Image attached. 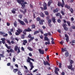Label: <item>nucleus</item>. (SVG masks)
I'll use <instances>...</instances> for the list:
<instances>
[{"mask_svg": "<svg viewBox=\"0 0 75 75\" xmlns=\"http://www.w3.org/2000/svg\"><path fill=\"white\" fill-rule=\"evenodd\" d=\"M16 31L17 32L15 33V34L16 35H18L23 32V30L19 28L18 30H16Z\"/></svg>", "mask_w": 75, "mask_h": 75, "instance_id": "f257e3e1", "label": "nucleus"}, {"mask_svg": "<svg viewBox=\"0 0 75 75\" xmlns=\"http://www.w3.org/2000/svg\"><path fill=\"white\" fill-rule=\"evenodd\" d=\"M20 48L18 47V46L16 45L15 46V47L14 48V51H17V50L18 49V48Z\"/></svg>", "mask_w": 75, "mask_h": 75, "instance_id": "6ab92c4d", "label": "nucleus"}, {"mask_svg": "<svg viewBox=\"0 0 75 75\" xmlns=\"http://www.w3.org/2000/svg\"><path fill=\"white\" fill-rule=\"evenodd\" d=\"M40 16L41 17H43V18L45 17V15H44V14L42 12H41L40 13Z\"/></svg>", "mask_w": 75, "mask_h": 75, "instance_id": "dca6fc26", "label": "nucleus"}, {"mask_svg": "<svg viewBox=\"0 0 75 75\" xmlns=\"http://www.w3.org/2000/svg\"><path fill=\"white\" fill-rule=\"evenodd\" d=\"M24 22H25V23L26 24H28V20H27V19H24Z\"/></svg>", "mask_w": 75, "mask_h": 75, "instance_id": "4be33fe9", "label": "nucleus"}, {"mask_svg": "<svg viewBox=\"0 0 75 75\" xmlns=\"http://www.w3.org/2000/svg\"><path fill=\"white\" fill-rule=\"evenodd\" d=\"M45 21L44 20L42 19L39 21V24L40 25H42L43 24V22H44Z\"/></svg>", "mask_w": 75, "mask_h": 75, "instance_id": "ddd939ff", "label": "nucleus"}, {"mask_svg": "<svg viewBox=\"0 0 75 75\" xmlns=\"http://www.w3.org/2000/svg\"><path fill=\"white\" fill-rule=\"evenodd\" d=\"M56 16L57 17H58V16H60V13H58L56 14Z\"/></svg>", "mask_w": 75, "mask_h": 75, "instance_id": "37998d69", "label": "nucleus"}, {"mask_svg": "<svg viewBox=\"0 0 75 75\" xmlns=\"http://www.w3.org/2000/svg\"><path fill=\"white\" fill-rule=\"evenodd\" d=\"M6 33L5 32L3 31L0 32V35H4Z\"/></svg>", "mask_w": 75, "mask_h": 75, "instance_id": "bb28decb", "label": "nucleus"}, {"mask_svg": "<svg viewBox=\"0 0 75 75\" xmlns=\"http://www.w3.org/2000/svg\"><path fill=\"white\" fill-rule=\"evenodd\" d=\"M72 64H70L69 65L67 66V68L69 69H71V71H74V69L72 68Z\"/></svg>", "mask_w": 75, "mask_h": 75, "instance_id": "423d86ee", "label": "nucleus"}, {"mask_svg": "<svg viewBox=\"0 0 75 75\" xmlns=\"http://www.w3.org/2000/svg\"><path fill=\"white\" fill-rule=\"evenodd\" d=\"M28 62H29L30 64V66L31 67L30 69V71H31L32 69L34 68V66H33V62H31V61H27Z\"/></svg>", "mask_w": 75, "mask_h": 75, "instance_id": "39448f33", "label": "nucleus"}, {"mask_svg": "<svg viewBox=\"0 0 75 75\" xmlns=\"http://www.w3.org/2000/svg\"><path fill=\"white\" fill-rule=\"evenodd\" d=\"M8 33L9 35H12V33H11V32L9 31H8Z\"/></svg>", "mask_w": 75, "mask_h": 75, "instance_id": "8fccbe9b", "label": "nucleus"}, {"mask_svg": "<svg viewBox=\"0 0 75 75\" xmlns=\"http://www.w3.org/2000/svg\"><path fill=\"white\" fill-rule=\"evenodd\" d=\"M69 11H71V13H73V12H74V10L72 8H71L69 9Z\"/></svg>", "mask_w": 75, "mask_h": 75, "instance_id": "72a5a7b5", "label": "nucleus"}, {"mask_svg": "<svg viewBox=\"0 0 75 75\" xmlns=\"http://www.w3.org/2000/svg\"><path fill=\"white\" fill-rule=\"evenodd\" d=\"M58 11L59 10L58 8H56L55 9H54L53 10V11L54 13H58Z\"/></svg>", "mask_w": 75, "mask_h": 75, "instance_id": "a211bd4d", "label": "nucleus"}, {"mask_svg": "<svg viewBox=\"0 0 75 75\" xmlns=\"http://www.w3.org/2000/svg\"><path fill=\"white\" fill-rule=\"evenodd\" d=\"M36 20L38 21H40L41 20V18L39 17H38L36 18Z\"/></svg>", "mask_w": 75, "mask_h": 75, "instance_id": "c9c22d12", "label": "nucleus"}, {"mask_svg": "<svg viewBox=\"0 0 75 75\" xmlns=\"http://www.w3.org/2000/svg\"><path fill=\"white\" fill-rule=\"evenodd\" d=\"M11 11L12 13L14 14L16 13V11H14L13 10H12Z\"/></svg>", "mask_w": 75, "mask_h": 75, "instance_id": "6e6d98bb", "label": "nucleus"}, {"mask_svg": "<svg viewBox=\"0 0 75 75\" xmlns=\"http://www.w3.org/2000/svg\"><path fill=\"white\" fill-rule=\"evenodd\" d=\"M17 1L19 4H21V3H23L25 5L27 4V2L24 1L23 0H17Z\"/></svg>", "mask_w": 75, "mask_h": 75, "instance_id": "20e7f679", "label": "nucleus"}, {"mask_svg": "<svg viewBox=\"0 0 75 75\" xmlns=\"http://www.w3.org/2000/svg\"><path fill=\"white\" fill-rule=\"evenodd\" d=\"M1 40H2V42L4 44L6 42H5V40H6V39L5 38H2L1 39Z\"/></svg>", "mask_w": 75, "mask_h": 75, "instance_id": "f8f14e48", "label": "nucleus"}, {"mask_svg": "<svg viewBox=\"0 0 75 75\" xmlns=\"http://www.w3.org/2000/svg\"><path fill=\"white\" fill-rule=\"evenodd\" d=\"M27 49L30 51H33V49L31 48L30 47H28L27 48Z\"/></svg>", "mask_w": 75, "mask_h": 75, "instance_id": "473e14b6", "label": "nucleus"}, {"mask_svg": "<svg viewBox=\"0 0 75 75\" xmlns=\"http://www.w3.org/2000/svg\"><path fill=\"white\" fill-rule=\"evenodd\" d=\"M72 29H75V26H73L71 27Z\"/></svg>", "mask_w": 75, "mask_h": 75, "instance_id": "338daca9", "label": "nucleus"}, {"mask_svg": "<svg viewBox=\"0 0 75 75\" xmlns=\"http://www.w3.org/2000/svg\"><path fill=\"white\" fill-rule=\"evenodd\" d=\"M13 71L15 73H16V72L18 71V69H13Z\"/></svg>", "mask_w": 75, "mask_h": 75, "instance_id": "f704fd0d", "label": "nucleus"}, {"mask_svg": "<svg viewBox=\"0 0 75 75\" xmlns=\"http://www.w3.org/2000/svg\"><path fill=\"white\" fill-rule=\"evenodd\" d=\"M39 32H40L41 34H44V32L42 30V29H39Z\"/></svg>", "mask_w": 75, "mask_h": 75, "instance_id": "7c9ffc66", "label": "nucleus"}, {"mask_svg": "<svg viewBox=\"0 0 75 75\" xmlns=\"http://www.w3.org/2000/svg\"><path fill=\"white\" fill-rule=\"evenodd\" d=\"M48 23H51L52 22V21L51 20V19H49L48 20Z\"/></svg>", "mask_w": 75, "mask_h": 75, "instance_id": "09e8293b", "label": "nucleus"}, {"mask_svg": "<svg viewBox=\"0 0 75 75\" xmlns=\"http://www.w3.org/2000/svg\"><path fill=\"white\" fill-rule=\"evenodd\" d=\"M21 38H22V39H24L25 38V35L24 34L22 35L21 36Z\"/></svg>", "mask_w": 75, "mask_h": 75, "instance_id": "c756f323", "label": "nucleus"}, {"mask_svg": "<svg viewBox=\"0 0 75 75\" xmlns=\"http://www.w3.org/2000/svg\"><path fill=\"white\" fill-rule=\"evenodd\" d=\"M31 60L32 61L34 62V59H31L29 57H28V59H27V61H30Z\"/></svg>", "mask_w": 75, "mask_h": 75, "instance_id": "4468645a", "label": "nucleus"}, {"mask_svg": "<svg viewBox=\"0 0 75 75\" xmlns=\"http://www.w3.org/2000/svg\"><path fill=\"white\" fill-rule=\"evenodd\" d=\"M47 35H48L49 36H51V33L50 32H49L47 33Z\"/></svg>", "mask_w": 75, "mask_h": 75, "instance_id": "4d7b16f0", "label": "nucleus"}, {"mask_svg": "<svg viewBox=\"0 0 75 75\" xmlns=\"http://www.w3.org/2000/svg\"><path fill=\"white\" fill-rule=\"evenodd\" d=\"M52 21L53 23H56V21H55V18H52Z\"/></svg>", "mask_w": 75, "mask_h": 75, "instance_id": "2f4dec72", "label": "nucleus"}, {"mask_svg": "<svg viewBox=\"0 0 75 75\" xmlns=\"http://www.w3.org/2000/svg\"><path fill=\"white\" fill-rule=\"evenodd\" d=\"M65 55L66 57H68V56H69V53L68 52H66L65 53Z\"/></svg>", "mask_w": 75, "mask_h": 75, "instance_id": "58836bf2", "label": "nucleus"}, {"mask_svg": "<svg viewBox=\"0 0 75 75\" xmlns=\"http://www.w3.org/2000/svg\"><path fill=\"white\" fill-rule=\"evenodd\" d=\"M66 40L67 42H68V41H69V38H66Z\"/></svg>", "mask_w": 75, "mask_h": 75, "instance_id": "5fc2aeb1", "label": "nucleus"}, {"mask_svg": "<svg viewBox=\"0 0 75 75\" xmlns=\"http://www.w3.org/2000/svg\"><path fill=\"white\" fill-rule=\"evenodd\" d=\"M18 74H19V75H21V74H22L21 73V72H20V71H18Z\"/></svg>", "mask_w": 75, "mask_h": 75, "instance_id": "0e129e2a", "label": "nucleus"}, {"mask_svg": "<svg viewBox=\"0 0 75 75\" xmlns=\"http://www.w3.org/2000/svg\"><path fill=\"white\" fill-rule=\"evenodd\" d=\"M22 6V7L23 8H25V5L23 4V3H21V4H19Z\"/></svg>", "mask_w": 75, "mask_h": 75, "instance_id": "412c9836", "label": "nucleus"}, {"mask_svg": "<svg viewBox=\"0 0 75 75\" xmlns=\"http://www.w3.org/2000/svg\"><path fill=\"white\" fill-rule=\"evenodd\" d=\"M35 28V25L33 24L31 25V28L32 29H34Z\"/></svg>", "mask_w": 75, "mask_h": 75, "instance_id": "c85d7f7f", "label": "nucleus"}, {"mask_svg": "<svg viewBox=\"0 0 75 75\" xmlns=\"http://www.w3.org/2000/svg\"><path fill=\"white\" fill-rule=\"evenodd\" d=\"M62 3L61 2H58V6L59 7H64V6H65V3H64V0H62Z\"/></svg>", "mask_w": 75, "mask_h": 75, "instance_id": "f03ea898", "label": "nucleus"}, {"mask_svg": "<svg viewBox=\"0 0 75 75\" xmlns=\"http://www.w3.org/2000/svg\"><path fill=\"white\" fill-rule=\"evenodd\" d=\"M50 16H48L46 17V19L47 20H49V19H50Z\"/></svg>", "mask_w": 75, "mask_h": 75, "instance_id": "de8ad7c7", "label": "nucleus"}, {"mask_svg": "<svg viewBox=\"0 0 75 75\" xmlns=\"http://www.w3.org/2000/svg\"><path fill=\"white\" fill-rule=\"evenodd\" d=\"M27 43V40H24L23 42V44L24 45H25V44Z\"/></svg>", "mask_w": 75, "mask_h": 75, "instance_id": "aec40b11", "label": "nucleus"}, {"mask_svg": "<svg viewBox=\"0 0 75 75\" xmlns=\"http://www.w3.org/2000/svg\"><path fill=\"white\" fill-rule=\"evenodd\" d=\"M66 25H67V24L63 23L62 24V26L63 27V28L66 27Z\"/></svg>", "mask_w": 75, "mask_h": 75, "instance_id": "79ce46f5", "label": "nucleus"}, {"mask_svg": "<svg viewBox=\"0 0 75 75\" xmlns=\"http://www.w3.org/2000/svg\"><path fill=\"white\" fill-rule=\"evenodd\" d=\"M25 30L26 31V32H30V31H32L31 29H30V28H28L27 29H25Z\"/></svg>", "mask_w": 75, "mask_h": 75, "instance_id": "f3484780", "label": "nucleus"}, {"mask_svg": "<svg viewBox=\"0 0 75 75\" xmlns=\"http://www.w3.org/2000/svg\"><path fill=\"white\" fill-rule=\"evenodd\" d=\"M62 52H65V51H67L65 50V49H62Z\"/></svg>", "mask_w": 75, "mask_h": 75, "instance_id": "052dcab7", "label": "nucleus"}, {"mask_svg": "<svg viewBox=\"0 0 75 75\" xmlns=\"http://www.w3.org/2000/svg\"><path fill=\"white\" fill-rule=\"evenodd\" d=\"M64 28L65 31H68V28L66 26H65V27H64Z\"/></svg>", "mask_w": 75, "mask_h": 75, "instance_id": "e433bc0d", "label": "nucleus"}, {"mask_svg": "<svg viewBox=\"0 0 75 75\" xmlns=\"http://www.w3.org/2000/svg\"><path fill=\"white\" fill-rule=\"evenodd\" d=\"M18 21L19 23H20V24L22 25H25V23H24V22L20 19H18Z\"/></svg>", "mask_w": 75, "mask_h": 75, "instance_id": "0eeeda50", "label": "nucleus"}, {"mask_svg": "<svg viewBox=\"0 0 75 75\" xmlns=\"http://www.w3.org/2000/svg\"><path fill=\"white\" fill-rule=\"evenodd\" d=\"M71 42L72 43H75V40H72L71 41Z\"/></svg>", "mask_w": 75, "mask_h": 75, "instance_id": "774afa93", "label": "nucleus"}, {"mask_svg": "<svg viewBox=\"0 0 75 75\" xmlns=\"http://www.w3.org/2000/svg\"><path fill=\"white\" fill-rule=\"evenodd\" d=\"M6 41L8 43V44H11V42H10L9 40H6Z\"/></svg>", "mask_w": 75, "mask_h": 75, "instance_id": "49530a36", "label": "nucleus"}, {"mask_svg": "<svg viewBox=\"0 0 75 75\" xmlns=\"http://www.w3.org/2000/svg\"><path fill=\"white\" fill-rule=\"evenodd\" d=\"M65 7L67 8V9H69V8H71V7H70V6H68V5L67 4L65 5Z\"/></svg>", "mask_w": 75, "mask_h": 75, "instance_id": "b1692460", "label": "nucleus"}, {"mask_svg": "<svg viewBox=\"0 0 75 75\" xmlns=\"http://www.w3.org/2000/svg\"><path fill=\"white\" fill-rule=\"evenodd\" d=\"M10 52H15L14 51V50L12 49H11L10 50Z\"/></svg>", "mask_w": 75, "mask_h": 75, "instance_id": "a18cd8bd", "label": "nucleus"}, {"mask_svg": "<svg viewBox=\"0 0 75 75\" xmlns=\"http://www.w3.org/2000/svg\"><path fill=\"white\" fill-rule=\"evenodd\" d=\"M55 70H54L55 73L57 74V75H58V73L57 71H59V69L58 68H56V67H55Z\"/></svg>", "mask_w": 75, "mask_h": 75, "instance_id": "6e6552de", "label": "nucleus"}, {"mask_svg": "<svg viewBox=\"0 0 75 75\" xmlns=\"http://www.w3.org/2000/svg\"><path fill=\"white\" fill-rule=\"evenodd\" d=\"M45 14L46 15L48 16V12L47 11H45Z\"/></svg>", "mask_w": 75, "mask_h": 75, "instance_id": "c03bdc74", "label": "nucleus"}, {"mask_svg": "<svg viewBox=\"0 0 75 75\" xmlns=\"http://www.w3.org/2000/svg\"><path fill=\"white\" fill-rule=\"evenodd\" d=\"M39 51L40 54H44V52L42 50H41V49H39Z\"/></svg>", "mask_w": 75, "mask_h": 75, "instance_id": "9d476101", "label": "nucleus"}, {"mask_svg": "<svg viewBox=\"0 0 75 75\" xmlns=\"http://www.w3.org/2000/svg\"><path fill=\"white\" fill-rule=\"evenodd\" d=\"M13 24L14 25V26L15 27H17V21H15V22H14L13 23Z\"/></svg>", "mask_w": 75, "mask_h": 75, "instance_id": "393cba45", "label": "nucleus"}, {"mask_svg": "<svg viewBox=\"0 0 75 75\" xmlns=\"http://www.w3.org/2000/svg\"><path fill=\"white\" fill-rule=\"evenodd\" d=\"M40 33V31H39L36 30L35 31L34 34V35H35V34H38Z\"/></svg>", "mask_w": 75, "mask_h": 75, "instance_id": "a878e982", "label": "nucleus"}, {"mask_svg": "<svg viewBox=\"0 0 75 75\" xmlns=\"http://www.w3.org/2000/svg\"><path fill=\"white\" fill-rule=\"evenodd\" d=\"M74 63V61L73 60H71L70 61V65H72V64H73Z\"/></svg>", "mask_w": 75, "mask_h": 75, "instance_id": "ea45409f", "label": "nucleus"}, {"mask_svg": "<svg viewBox=\"0 0 75 75\" xmlns=\"http://www.w3.org/2000/svg\"><path fill=\"white\" fill-rule=\"evenodd\" d=\"M18 52H17V53H20V48H19L18 49Z\"/></svg>", "mask_w": 75, "mask_h": 75, "instance_id": "bf43d9fd", "label": "nucleus"}, {"mask_svg": "<svg viewBox=\"0 0 75 75\" xmlns=\"http://www.w3.org/2000/svg\"><path fill=\"white\" fill-rule=\"evenodd\" d=\"M62 65V64H61V63H59V67L60 68H61V67H62L61 66Z\"/></svg>", "mask_w": 75, "mask_h": 75, "instance_id": "3c124183", "label": "nucleus"}, {"mask_svg": "<svg viewBox=\"0 0 75 75\" xmlns=\"http://www.w3.org/2000/svg\"><path fill=\"white\" fill-rule=\"evenodd\" d=\"M20 12L23 13V14H25V13H27V9H25L24 11H23V10H22V9H20Z\"/></svg>", "mask_w": 75, "mask_h": 75, "instance_id": "1a4fd4ad", "label": "nucleus"}, {"mask_svg": "<svg viewBox=\"0 0 75 75\" xmlns=\"http://www.w3.org/2000/svg\"><path fill=\"white\" fill-rule=\"evenodd\" d=\"M46 64L48 65H49V66H50V64L48 63V62L47 61H46Z\"/></svg>", "mask_w": 75, "mask_h": 75, "instance_id": "13d9d810", "label": "nucleus"}, {"mask_svg": "<svg viewBox=\"0 0 75 75\" xmlns=\"http://www.w3.org/2000/svg\"><path fill=\"white\" fill-rule=\"evenodd\" d=\"M67 23L68 25V26H70L71 25V23H70V22L69 21H67Z\"/></svg>", "mask_w": 75, "mask_h": 75, "instance_id": "4c0bfd02", "label": "nucleus"}, {"mask_svg": "<svg viewBox=\"0 0 75 75\" xmlns=\"http://www.w3.org/2000/svg\"><path fill=\"white\" fill-rule=\"evenodd\" d=\"M28 38H30L29 40H28V42H30L31 41H33L34 39V37H32V35L31 34H29L28 36Z\"/></svg>", "mask_w": 75, "mask_h": 75, "instance_id": "7ed1b4c3", "label": "nucleus"}, {"mask_svg": "<svg viewBox=\"0 0 75 75\" xmlns=\"http://www.w3.org/2000/svg\"><path fill=\"white\" fill-rule=\"evenodd\" d=\"M44 41H48V37H45L44 38Z\"/></svg>", "mask_w": 75, "mask_h": 75, "instance_id": "cd10ccee", "label": "nucleus"}, {"mask_svg": "<svg viewBox=\"0 0 75 75\" xmlns=\"http://www.w3.org/2000/svg\"><path fill=\"white\" fill-rule=\"evenodd\" d=\"M52 3V0H50L48 3V6L49 7L50 6V5H51V4Z\"/></svg>", "mask_w": 75, "mask_h": 75, "instance_id": "2eb2a0df", "label": "nucleus"}, {"mask_svg": "<svg viewBox=\"0 0 75 75\" xmlns=\"http://www.w3.org/2000/svg\"><path fill=\"white\" fill-rule=\"evenodd\" d=\"M19 17L20 18H22V15L21 14L20 15H19Z\"/></svg>", "mask_w": 75, "mask_h": 75, "instance_id": "69168bd1", "label": "nucleus"}, {"mask_svg": "<svg viewBox=\"0 0 75 75\" xmlns=\"http://www.w3.org/2000/svg\"><path fill=\"white\" fill-rule=\"evenodd\" d=\"M57 22H58V23H60L61 22V20H60L59 19H58Z\"/></svg>", "mask_w": 75, "mask_h": 75, "instance_id": "680f3d73", "label": "nucleus"}, {"mask_svg": "<svg viewBox=\"0 0 75 75\" xmlns=\"http://www.w3.org/2000/svg\"><path fill=\"white\" fill-rule=\"evenodd\" d=\"M6 24H7V26H9L10 24V23L8 22H7L6 23Z\"/></svg>", "mask_w": 75, "mask_h": 75, "instance_id": "e2e57ef3", "label": "nucleus"}, {"mask_svg": "<svg viewBox=\"0 0 75 75\" xmlns=\"http://www.w3.org/2000/svg\"><path fill=\"white\" fill-rule=\"evenodd\" d=\"M43 6H44V10H47V4H46V3H44L43 4Z\"/></svg>", "mask_w": 75, "mask_h": 75, "instance_id": "9b49d317", "label": "nucleus"}, {"mask_svg": "<svg viewBox=\"0 0 75 75\" xmlns=\"http://www.w3.org/2000/svg\"><path fill=\"white\" fill-rule=\"evenodd\" d=\"M8 35V34L7 33H6L5 35H3V37H6Z\"/></svg>", "mask_w": 75, "mask_h": 75, "instance_id": "864d4df0", "label": "nucleus"}, {"mask_svg": "<svg viewBox=\"0 0 75 75\" xmlns=\"http://www.w3.org/2000/svg\"><path fill=\"white\" fill-rule=\"evenodd\" d=\"M61 13L62 14V15H65V13L64 12V11L62 10L61 11Z\"/></svg>", "mask_w": 75, "mask_h": 75, "instance_id": "603ef678", "label": "nucleus"}, {"mask_svg": "<svg viewBox=\"0 0 75 75\" xmlns=\"http://www.w3.org/2000/svg\"><path fill=\"white\" fill-rule=\"evenodd\" d=\"M26 32H27V31L25 30H25L23 31V33L24 35H26Z\"/></svg>", "mask_w": 75, "mask_h": 75, "instance_id": "a19ab883", "label": "nucleus"}, {"mask_svg": "<svg viewBox=\"0 0 75 75\" xmlns=\"http://www.w3.org/2000/svg\"><path fill=\"white\" fill-rule=\"evenodd\" d=\"M45 44L46 45H47V44L48 45H50V40H48V42H46L45 43Z\"/></svg>", "mask_w": 75, "mask_h": 75, "instance_id": "5701e85b", "label": "nucleus"}]
</instances>
